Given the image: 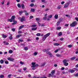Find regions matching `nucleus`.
<instances>
[{"instance_id":"obj_1","label":"nucleus","mask_w":78,"mask_h":78,"mask_svg":"<svg viewBox=\"0 0 78 78\" xmlns=\"http://www.w3.org/2000/svg\"><path fill=\"white\" fill-rule=\"evenodd\" d=\"M50 33H48L46 34V35H44L43 37V38L42 39V41H44L45 39H46V38H47V37H48V36H50Z\"/></svg>"},{"instance_id":"obj_2","label":"nucleus","mask_w":78,"mask_h":78,"mask_svg":"<svg viewBox=\"0 0 78 78\" xmlns=\"http://www.w3.org/2000/svg\"><path fill=\"white\" fill-rule=\"evenodd\" d=\"M76 25H77V23L76 22V21H74L72 23L70 24V26L72 27H75Z\"/></svg>"},{"instance_id":"obj_3","label":"nucleus","mask_w":78,"mask_h":78,"mask_svg":"<svg viewBox=\"0 0 78 78\" xmlns=\"http://www.w3.org/2000/svg\"><path fill=\"white\" fill-rule=\"evenodd\" d=\"M55 70H53L51 72V74H49V75L50 76H51V77H53L54 76V74H55Z\"/></svg>"},{"instance_id":"obj_4","label":"nucleus","mask_w":78,"mask_h":78,"mask_svg":"<svg viewBox=\"0 0 78 78\" xmlns=\"http://www.w3.org/2000/svg\"><path fill=\"white\" fill-rule=\"evenodd\" d=\"M68 61L66 59L63 60V62L64 63V64L65 66H67L69 65V63L68 62H67Z\"/></svg>"},{"instance_id":"obj_5","label":"nucleus","mask_w":78,"mask_h":78,"mask_svg":"<svg viewBox=\"0 0 78 78\" xmlns=\"http://www.w3.org/2000/svg\"><path fill=\"white\" fill-rule=\"evenodd\" d=\"M69 4H70L69 2H68L66 3L65 5L64 6V7L65 8H67L68 6H69Z\"/></svg>"},{"instance_id":"obj_6","label":"nucleus","mask_w":78,"mask_h":78,"mask_svg":"<svg viewBox=\"0 0 78 78\" xmlns=\"http://www.w3.org/2000/svg\"><path fill=\"white\" fill-rule=\"evenodd\" d=\"M7 59L9 61H12V62H13V61L14 60V59L12 58H8Z\"/></svg>"},{"instance_id":"obj_7","label":"nucleus","mask_w":78,"mask_h":78,"mask_svg":"<svg viewBox=\"0 0 78 78\" xmlns=\"http://www.w3.org/2000/svg\"><path fill=\"white\" fill-rule=\"evenodd\" d=\"M9 34L10 36L9 37V39L10 40H12V35L11 34Z\"/></svg>"},{"instance_id":"obj_8","label":"nucleus","mask_w":78,"mask_h":78,"mask_svg":"<svg viewBox=\"0 0 78 78\" xmlns=\"http://www.w3.org/2000/svg\"><path fill=\"white\" fill-rule=\"evenodd\" d=\"M32 66H31L32 68L33 67H36V66L35 65V64H36V63L35 62H33L32 63Z\"/></svg>"},{"instance_id":"obj_9","label":"nucleus","mask_w":78,"mask_h":78,"mask_svg":"<svg viewBox=\"0 0 78 78\" xmlns=\"http://www.w3.org/2000/svg\"><path fill=\"white\" fill-rule=\"evenodd\" d=\"M24 20H25V17L24 16H23L21 17L20 20V22H23Z\"/></svg>"},{"instance_id":"obj_10","label":"nucleus","mask_w":78,"mask_h":78,"mask_svg":"<svg viewBox=\"0 0 78 78\" xmlns=\"http://www.w3.org/2000/svg\"><path fill=\"white\" fill-rule=\"evenodd\" d=\"M16 17L15 16H12L11 17V19L13 20V22H14L15 21H16L15 20V18Z\"/></svg>"},{"instance_id":"obj_11","label":"nucleus","mask_w":78,"mask_h":78,"mask_svg":"<svg viewBox=\"0 0 78 78\" xmlns=\"http://www.w3.org/2000/svg\"><path fill=\"white\" fill-rule=\"evenodd\" d=\"M21 36H22V34H19L16 36V37H15L16 39H17V38H19Z\"/></svg>"},{"instance_id":"obj_12","label":"nucleus","mask_w":78,"mask_h":78,"mask_svg":"<svg viewBox=\"0 0 78 78\" xmlns=\"http://www.w3.org/2000/svg\"><path fill=\"white\" fill-rule=\"evenodd\" d=\"M2 36L3 38H6V37H7V36L5 35L4 34H2Z\"/></svg>"},{"instance_id":"obj_13","label":"nucleus","mask_w":78,"mask_h":78,"mask_svg":"<svg viewBox=\"0 0 78 78\" xmlns=\"http://www.w3.org/2000/svg\"><path fill=\"white\" fill-rule=\"evenodd\" d=\"M58 36H61L62 35V32H60L58 34Z\"/></svg>"},{"instance_id":"obj_14","label":"nucleus","mask_w":78,"mask_h":78,"mask_svg":"<svg viewBox=\"0 0 78 78\" xmlns=\"http://www.w3.org/2000/svg\"><path fill=\"white\" fill-rule=\"evenodd\" d=\"M24 27V25H22L21 26H20V27H19V30H21V29H22V28H23V27Z\"/></svg>"},{"instance_id":"obj_15","label":"nucleus","mask_w":78,"mask_h":78,"mask_svg":"<svg viewBox=\"0 0 78 78\" xmlns=\"http://www.w3.org/2000/svg\"><path fill=\"white\" fill-rule=\"evenodd\" d=\"M37 29V27H34L31 30H33V31H34V30H36Z\"/></svg>"},{"instance_id":"obj_16","label":"nucleus","mask_w":78,"mask_h":78,"mask_svg":"<svg viewBox=\"0 0 78 78\" xmlns=\"http://www.w3.org/2000/svg\"><path fill=\"white\" fill-rule=\"evenodd\" d=\"M7 20L8 21H9L10 22H12V21L13 22V20H12L11 18V19H8Z\"/></svg>"},{"instance_id":"obj_17","label":"nucleus","mask_w":78,"mask_h":78,"mask_svg":"<svg viewBox=\"0 0 78 78\" xmlns=\"http://www.w3.org/2000/svg\"><path fill=\"white\" fill-rule=\"evenodd\" d=\"M76 57H74L71 58L70 59L71 60V61H73V60H74V59H76Z\"/></svg>"},{"instance_id":"obj_18","label":"nucleus","mask_w":78,"mask_h":78,"mask_svg":"<svg viewBox=\"0 0 78 78\" xmlns=\"http://www.w3.org/2000/svg\"><path fill=\"white\" fill-rule=\"evenodd\" d=\"M0 62L1 64H3V63H4V60L3 59H1L0 61Z\"/></svg>"},{"instance_id":"obj_19","label":"nucleus","mask_w":78,"mask_h":78,"mask_svg":"<svg viewBox=\"0 0 78 78\" xmlns=\"http://www.w3.org/2000/svg\"><path fill=\"white\" fill-rule=\"evenodd\" d=\"M59 44H58V43H55L54 44V45L57 46H58V45H59Z\"/></svg>"},{"instance_id":"obj_20","label":"nucleus","mask_w":78,"mask_h":78,"mask_svg":"<svg viewBox=\"0 0 78 78\" xmlns=\"http://www.w3.org/2000/svg\"><path fill=\"white\" fill-rule=\"evenodd\" d=\"M75 72V70H69V72L70 73H73Z\"/></svg>"},{"instance_id":"obj_21","label":"nucleus","mask_w":78,"mask_h":78,"mask_svg":"<svg viewBox=\"0 0 78 78\" xmlns=\"http://www.w3.org/2000/svg\"><path fill=\"white\" fill-rule=\"evenodd\" d=\"M13 52V51H12V50H10L9 51V53H12V52Z\"/></svg>"},{"instance_id":"obj_22","label":"nucleus","mask_w":78,"mask_h":78,"mask_svg":"<svg viewBox=\"0 0 78 78\" xmlns=\"http://www.w3.org/2000/svg\"><path fill=\"white\" fill-rule=\"evenodd\" d=\"M58 15L55 14V19H58Z\"/></svg>"},{"instance_id":"obj_23","label":"nucleus","mask_w":78,"mask_h":78,"mask_svg":"<svg viewBox=\"0 0 78 78\" xmlns=\"http://www.w3.org/2000/svg\"><path fill=\"white\" fill-rule=\"evenodd\" d=\"M21 6L23 9H25V6L24 5V4H21Z\"/></svg>"},{"instance_id":"obj_24","label":"nucleus","mask_w":78,"mask_h":78,"mask_svg":"<svg viewBox=\"0 0 78 78\" xmlns=\"http://www.w3.org/2000/svg\"><path fill=\"white\" fill-rule=\"evenodd\" d=\"M61 27H56V30H61Z\"/></svg>"},{"instance_id":"obj_25","label":"nucleus","mask_w":78,"mask_h":78,"mask_svg":"<svg viewBox=\"0 0 78 78\" xmlns=\"http://www.w3.org/2000/svg\"><path fill=\"white\" fill-rule=\"evenodd\" d=\"M45 65V62H44L41 65V67H43Z\"/></svg>"},{"instance_id":"obj_26","label":"nucleus","mask_w":78,"mask_h":78,"mask_svg":"<svg viewBox=\"0 0 78 78\" xmlns=\"http://www.w3.org/2000/svg\"><path fill=\"white\" fill-rule=\"evenodd\" d=\"M30 11L32 12H34L35 10H34V9H31L30 10Z\"/></svg>"},{"instance_id":"obj_27","label":"nucleus","mask_w":78,"mask_h":78,"mask_svg":"<svg viewBox=\"0 0 78 78\" xmlns=\"http://www.w3.org/2000/svg\"><path fill=\"white\" fill-rule=\"evenodd\" d=\"M14 22V23H12V25H14V24H16V23H17V21H15L14 22Z\"/></svg>"},{"instance_id":"obj_28","label":"nucleus","mask_w":78,"mask_h":78,"mask_svg":"<svg viewBox=\"0 0 78 78\" xmlns=\"http://www.w3.org/2000/svg\"><path fill=\"white\" fill-rule=\"evenodd\" d=\"M59 23H60V21H58V22H57L56 25L57 26H59Z\"/></svg>"},{"instance_id":"obj_29","label":"nucleus","mask_w":78,"mask_h":78,"mask_svg":"<svg viewBox=\"0 0 78 78\" xmlns=\"http://www.w3.org/2000/svg\"><path fill=\"white\" fill-rule=\"evenodd\" d=\"M23 12V11H19V13L20 14H22Z\"/></svg>"},{"instance_id":"obj_30","label":"nucleus","mask_w":78,"mask_h":78,"mask_svg":"<svg viewBox=\"0 0 78 78\" xmlns=\"http://www.w3.org/2000/svg\"><path fill=\"white\" fill-rule=\"evenodd\" d=\"M24 49L25 50H28V48L27 47H25L24 48Z\"/></svg>"},{"instance_id":"obj_31","label":"nucleus","mask_w":78,"mask_h":78,"mask_svg":"<svg viewBox=\"0 0 78 78\" xmlns=\"http://www.w3.org/2000/svg\"><path fill=\"white\" fill-rule=\"evenodd\" d=\"M68 47H69V48H71L72 47V44H70L68 46Z\"/></svg>"},{"instance_id":"obj_32","label":"nucleus","mask_w":78,"mask_h":78,"mask_svg":"<svg viewBox=\"0 0 78 78\" xmlns=\"http://www.w3.org/2000/svg\"><path fill=\"white\" fill-rule=\"evenodd\" d=\"M34 6V3H31L30 5V6H31V7H33Z\"/></svg>"},{"instance_id":"obj_33","label":"nucleus","mask_w":78,"mask_h":78,"mask_svg":"<svg viewBox=\"0 0 78 78\" xmlns=\"http://www.w3.org/2000/svg\"><path fill=\"white\" fill-rule=\"evenodd\" d=\"M36 35L37 36H41V34L39 33H37L36 34Z\"/></svg>"},{"instance_id":"obj_34","label":"nucleus","mask_w":78,"mask_h":78,"mask_svg":"<svg viewBox=\"0 0 78 78\" xmlns=\"http://www.w3.org/2000/svg\"><path fill=\"white\" fill-rule=\"evenodd\" d=\"M17 6L19 8H21V5H20V4H17Z\"/></svg>"},{"instance_id":"obj_35","label":"nucleus","mask_w":78,"mask_h":78,"mask_svg":"<svg viewBox=\"0 0 78 78\" xmlns=\"http://www.w3.org/2000/svg\"><path fill=\"white\" fill-rule=\"evenodd\" d=\"M47 19V17L46 16H44L43 18V20H46V19Z\"/></svg>"},{"instance_id":"obj_36","label":"nucleus","mask_w":78,"mask_h":78,"mask_svg":"<svg viewBox=\"0 0 78 78\" xmlns=\"http://www.w3.org/2000/svg\"><path fill=\"white\" fill-rule=\"evenodd\" d=\"M52 17V15H50L48 16V17L49 19H50V18H51Z\"/></svg>"},{"instance_id":"obj_37","label":"nucleus","mask_w":78,"mask_h":78,"mask_svg":"<svg viewBox=\"0 0 78 78\" xmlns=\"http://www.w3.org/2000/svg\"><path fill=\"white\" fill-rule=\"evenodd\" d=\"M32 27H36V25H33L31 26Z\"/></svg>"},{"instance_id":"obj_38","label":"nucleus","mask_w":78,"mask_h":78,"mask_svg":"<svg viewBox=\"0 0 78 78\" xmlns=\"http://www.w3.org/2000/svg\"><path fill=\"white\" fill-rule=\"evenodd\" d=\"M3 77H4V76H3V75H0V78H3Z\"/></svg>"},{"instance_id":"obj_39","label":"nucleus","mask_w":78,"mask_h":78,"mask_svg":"<svg viewBox=\"0 0 78 78\" xmlns=\"http://www.w3.org/2000/svg\"><path fill=\"white\" fill-rule=\"evenodd\" d=\"M25 15H26V16H28V15H29V14L28 12H26L25 13Z\"/></svg>"},{"instance_id":"obj_40","label":"nucleus","mask_w":78,"mask_h":78,"mask_svg":"<svg viewBox=\"0 0 78 78\" xmlns=\"http://www.w3.org/2000/svg\"><path fill=\"white\" fill-rule=\"evenodd\" d=\"M36 20H37V21H39V20H40V19H39V18H36Z\"/></svg>"},{"instance_id":"obj_41","label":"nucleus","mask_w":78,"mask_h":78,"mask_svg":"<svg viewBox=\"0 0 78 78\" xmlns=\"http://www.w3.org/2000/svg\"><path fill=\"white\" fill-rule=\"evenodd\" d=\"M37 55V53L36 52H35L34 53V56H36Z\"/></svg>"},{"instance_id":"obj_42","label":"nucleus","mask_w":78,"mask_h":78,"mask_svg":"<svg viewBox=\"0 0 78 78\" xmlns=\"http://www.w3.org/2000/svg\"><path fill=\"white\" fill-rule=\"evenodd\" d=\"M1 3L2 5H3V4L5 3V1L4 0L2 1L1 2Z\"/></svg>"},{"instance_id":"obj_43","label":"nucleus","mask_w":78,"mask_h":78,"mask_svg":"<svg viewBox=\"0 0 78 78\" xmlns=\"http://www.w3.org/2000/svg\"><path fill=\"white\" fill-rule=\"evenodd\" d=\"M9 62L8 61H5V63L6 64H9Z\"/></svg>"},{"instance_id":"obj_44","label":"nucleus","mask_w":78,"mask_h":78,"mask_svg":"<svg viewBox=\"0 0 78 78\" xmlns=\"http://www.w3.org/2000/svg\"><path fill=\"white\" fill-rule=\"evenodd\" d=\"M21 33H22V31L19 30L18 31V34H21Z\"/></svg>"},{"instance_id":"obj_45","label":"nucleus","mask_w":78,"mask_h":78,"mask_svg":"<svg viewBox=\"0 0 78 78\" xmlns=\"http://www.w3.org/2000/svg\"><path fill=\"white\" fill-rule=\"evenodd\" d=\"M33 78H40V76H38V77H36V76H34Z\"/></svg>"},{"instance_id":"obj_46","label":"nucleus","mask_w":78,"mask_h":78,"mask_svg":"<svg viewBox=\"0 0 78 78\" xmlns=\"http://www.w3.org/2000/svg\"><path fill=\"white\" fill-rule=\"evenodd\" d=\"M43 51L45 52V51H47V49H45L43 50Z\"/></svg>"},{"instance_id":"obj_47","label":"nucleus","mask_w":78,"mask_h":78,"mask_svg":"<svg viewBox=\"0 0 78 78\" xmlns=\"http://www.w3.org/2000/svg\"><path fill=\"white\" fill-rule=\"evenodd\" d=\"M20 63L21 64H22V65L24 64V63L22 62H20Z\"/></svg>"},{"instance_id":"obj_48","label":"nucleus","mask_w":78,"mask_h":78,"mask_svg":"<svg viewBox=\"0 0 78 78\" xmlns=\"http://www.w3.org/2000/svg\"><path fill=\"white\" fill-rule=\"evenodd\" d=\"M74 76H78V73H76L75 75Z\"/></svg>"},{"instance_id":"obj_49","label":"nucleus","mask_w":78,"mask_h":78,"mask_svg":"<svg viewBox=\"0 0 78 78\" xmlns=\"http://www.w3.org/2000/svg\"><path fill=\"white\" fill-rule=\"evenodd\" d=\"M27 67H24V68H23V70H24V71L26 70H27Z\"/></svg>"},{"instance_id":"obj_50","label":"nucleus","mask_w":78,"mask_h":78,"mask_svg":"<svg viewBox=\"0 0 78 78\" xmlns=\"http://www.w3.org/2000/svg\"><path fill=\"white\" fill-rule=\"evenodd\" d=\"M15 29L14 28H12V31L14 32L15 31Z\"/></svg>"},{"instance_id":"obj_51","label":"nucleus","mask_w":78,"mask_h":78,"mask_svg":"<svg viewBox=\"0 0 78 78\" xmlns=\"http://www.w3.org/2000/svg\"><path fill=\"white\" fill-rule=\"evenodd\" d=\"M9 43H8V42L5 43V45H9Z\"/></svg>"},{"instance_id":"obj_52","label":"nucleus","mask_w":78,"mask_h":78,"mask_svg":"<svg viewBox=\"0 0 78 78\" xmlns=\"http://www.w3.org/2000/svg\"><path fill=\"white\" fill-rule=\"evenodd\" d=\"M59 51V50L58 49H57L55 51V53H56V52H58V51Z\"/></svg>"},{"instance_id":"obj_53","label":"nucleus","mask_w":78,"mask_h":78,"mask_svg":"<svg viewBox=\"0 0 78 78\" xmlns=\"http://www.w3.org/2000/svg\"><path fill=\"white\" fill-rule=\"evenodd\" d=\"M64 3H65V2L64 1H62L61 2V4H62V5H63V4Z\"/></svg>"},{"instance_id":"obj_54","label":"nucleus","mask_w":78,"mask_h":78,"mask_svg":"<svg viewBox=\"0 0 78 78\" xmlns=\"http://www.w3.org/2000/svg\"><path fill=\"white\" fill-rule=\"evenodd\" d=\"M38 23V25L39 26V27H40L41 26V23H39V22Z\"/></svg>"},{"instance_id":"obj_55","label":"nucleus","mask_w":78,"mask_h":78,"mask_svg":"<svg viewBox=\"0 0 78 78\" xmlns=\"http://www.w3.org/2000/svg\"><path fill=\"white\" fill-rule=\"evenodd\" d=\"M74 70H75L76 71H77L78 70V69L76 68H74Z\"/></svg>"},{"instance_id":"obj_56","label":"nucleus","mask_w":78,"mask_h":78,"mask_svg":"<svg viewBox=\"0 0 78 78\" xmlns=\"http://www.w3.org/2000/svg\"><path fill=\"white\" fill-rule=\"evenodd\" d=\"M41 26L42 27H44V26H45V24H41Z\"/></svg>"},{"instance_id":"obj_57","label":"nucleus","mask_w":78,"mask_h":78,"mask_svg":"<svg viewBox=\"0 0 78 78\" xmlns=\"http://www.w3.org/2000/svg\"><path fill=\"white\" fill-rule=\"evenodd\" d=\"M56 56H57V57H60V56H61V55L58 54Z\"/></svg>"},{"instance_id":"obj_58","label":"nucleus","mask_w":78,"mask_h":78,"mask_svg":"<svg viewBox=\"0 0 78 78\" xmlns=\"http://www.w3.org/2000/svg\"><path fill=\"white\" fill-rule=\"evenodd\" d=\"M61 5H59L58 7V9H61Z\"/></svg>"},{"instance_id":"obj_59","label":"nucleus","mask_w":78,"mask_h":78,"mask_svg":"<svg viewBox=\"0 0 78 78\" xmlns=\"http://www.w3.org/2000/svg\"><path fill=\"white\" fill-rule=\"evenodd\" d=\"M30 19H31L33 18V16H30Z\"/></svg>"},{"instance_id":"obj_60","label":"nucleus","mask_w":78,"mask_h":78,"mask_svg":"<svg viewBox=\"0 0 78 78\" xmlns=\"http://www.w3.org/2000/svg\"><path fill=\"white\" fill-rule=\"evenodd\" d=\"M66 17H70V16H69V15H66Z\"/></svg>"},{"instance_id":"obj_61","label":"nucleus","mask_w":78,"mask_h":78,"mask_svg":"<svg viewBox=\"0 0 78 78\" xmlns=\"http://www.w3.org/2000/svg\"><path fill=\"white\" fill-rule=\"evenodd\" d=\"M65 26H66V27H68L69 26V24H67L65 25Z\"/></svg>"},{"instance_id":"obj_62","label":"nucleus","mask_w":78,"mask_h":78,"mask_svg":"<svg viewBox=\"0 0 78 78\" xmlns=\"http://www.w3.org/2000/svg\"><path fill=\"white\" fill-rule=\"evenodd\" d=\"M48 10H49V9L46 8V9L45 10V11H48Z\"/></svg>"},{"instance_id":"obj_63","label":"nucleus","mask_w":78,"mask_h":78,"mask_svg":"<svg viewBox=\"0 0 78 78\" xmlns=\"http://www.w3.org/2000/svg\"><path fill=\"white\" fill-rule=\"evenodd\" d=\"M49 55L50 56H51V57H52V56H53V55H52V54H51L50 53L49 54Z\"/></svg>"},{"instance_id":"obj_64","label":"nucleus","mask_w":78,"mask_h":78,"mask_svg":"<svg viewBox=\"0 0 78 78\" xmlns=\"http://www.w3.org/2000/svg\"><path fill=\"white\" fill-rule=\"evenodd\" d=\"M75 19L76 21H78V18L76 17Z\"/></svg>"}]
</instances>
